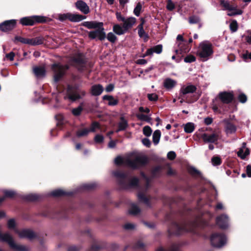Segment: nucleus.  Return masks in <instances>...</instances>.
Wrapping results in <instances>:
<instances>
[{
    "label": "nucleus",
    "instance_id": "nucleus-1",
    "mask_svg": "<svg viewBox=\"0 0 251 251\" xmlns=\"http://www.w3.org/2000/svg\"><path fill=\"white\" fill-rule=\"evenodd\" d=\"M148 161V158L145 156L132 154L126 158L117 157L114 160V162L117 165L124 164L132 169H137L146 165Z\"/></svg>",
    "mask_w": 251,
    "mask_h": 251
},
{
    "label": "nucleus",
    "instance_id": "nucleus-2",
    "mask_svg": "<svg viewBox=\"0 0 251 251\" xmlns=\"http://www.w3.org/2000/svg\"><path fill=\"white\" fill-rule=\"evenodd\" d=\"M116 18L119 22H123V25L119 24H116L113 25V31L117 35H121L127 32L128 30L131 28L136 22V19L133 17H130L126 19L123 16L120 12L116 13Z\"/></svg>",
    "mask_w": 251,
    "mask_h": 251
},
{
    "label": "nucleus",
    "instance_id": "nucleus-3",
    "mask_svg": "<svg viewBox=\"0 0 251 251\" xmlns=\"http://www.w3.org/2000/svg\"><path fill=\"white\" fill-rule=\"evenodd\" d=\"M83 25L88 29H94L88 33V37L91 39L98 38L100 41L104 40L106 34L103 28V23L97 21L85 22Z\"/></svg>",
    "mask_w": 251,
    "mask_h": 251
},
{
    "label": "nucleus",
    "instance_id": "nucleus-4",
    "mask_svg": "<svg viewBox=\"0 0 251 251\" xmlns=\"http://www.w3.org/2000/svg\"><path fill=\"white\" fill-rule=\"evenodd\" d=\"M213 53V46L211 43L207 41L201 42L199 46L197 55L203 61H206Z\"/></svg>",
    "mask_w": 251,
    "mask_h": 251
},
{
    "label": "nucleus",
    "instance_id": "nucleus-5",
    "mask_svg": "<svg viewBox=\"0 0 251 251\" xmlns=\"http://www.w3.org/2000/svg\"><path fill=\"white\" fill-rule=\"evenodd\" d=\"M0 240L6 242L9 246L16 251H28V248L25 246L17 245L14 242L12 237L9 233H0Z\"/></svg>",
    "mask_w": 251,
    "mask_h": 251
},
{
    "label": "nucleus",
    "instance_id": "nucleus-6",
    "mask_svg": "<svg viewBox=\"0 0 251 251\" xmlns=\"http://www.w3.org/2000/svg\"><path fill=\"white\" fill-rule=\"evenodd\" d=\"M85 18V17L79 14L66 13L59 14L57 15V19L61 22L69 20L72 22H78Z\"/></svg>",
    "mask_w": 251,
    "mask_h": 251
},
{
    "label": "nucleus",
    "instance_id": "nucleus-7",
    "mask_svg": "<svg viewBox=\"0 0 251 251\" xmlns=\"http://www.w3.org/2000/svg\"><path fill=\"white\" fill-rule=\"evenodd\" d=\"M210 240L213 247L221 248L226 244V238L223 234L214 233L212 235Z\"/></svg>",
    "mask_w": 251,
    "mask_h": 251
},
{
    "label": "nucleus",
    "instance_id": "nucleus-8",
    "mask_svg": "<svg viewBox=\"0 0 251 251\" xmlns=\"http://www.w3.org/2000/svg\"><path fill=\"white\" fill-rule=\"evenodd\" d=\"M68 65H62L60 64H54L52 65V69L53 70L54 75V79L55 82H57L62 77L65 71L68 70Z\"/></svg>",
    "mask_w": 251,
    "mask_h": 251
},
{
    "label": "nucleus",
    "instance_id": "nucleus-9",
    "mask_svg": "<svg viewBox=\"0 0 251 251\" xmlns=\"http://www.w3.org/2000/svg\"><path fill=\"white\" fill-rule=\"evenodd\" d=\"M176 44L179 48V50H176V52H180V53L188 52L189 49L187 46V42L183 38L182 35L179 34L176 37Z\"/></svg>",
    "mask_w": 251,
    "mask_h": 251
},
{
    "label": "nucleus",
    "instance_id": "nucleus-10",
    "mask_svg": "<svg viewBox=\"0 0 251 251\" xmlns=\"http://www.w3.org/2000/svg\"><path fill=\"white\" fill-rule=\"evenodd\" d=\"M220 132L219 131L214 132L212 134L203 133L201 135L204 143H214L217 142L219 138Z\"/></svg>",
    "mask_w": 251,
    "mask_h": 251
},
{
    "label": "nucleus",
    "instance_id": "nucleus-11",
    "mask_svg": "<svg viewBox=\"0 0 251 251\" xmlns=\"http://www.w3.org/2000/svg\"><path fill=\"white\" fill-rule=\"evenodd\" d=\"M188 231V229L185 226H180L176 223H173L168 229V232L170 234H174L178 235L183 232Z\"/></svg>",
    "mask_w": 251,
    "mask_h": 251
},
{
    "label": "nucleus",
    "instance_id": "nucleus-12",
    "mask_svg": "<svg viewBox=\"0 0 251 251\" xmlns=\"http://www.w3.org/2000/svg\"><path fill=\"white\" fill-rule=\"evenodd\" d=\"M16 24L15 20L5 21L0 24V30L3 32L10 31L15 27Z\"/></svg>",
    "mask_w": 251,
    "mask_h": 251
},
{
    "label": "nucleus",
    "instance_id": "nucleus-13",
    "mask_svg": "<svg viewBox=\"0 0 251 251\" xmlns=\"http://www.w3.org/2000/svg\"><path fill=\"white\" fill-rule=\"evenodd\" d=\"M219 98L224 103L231 102L233 99V95L230 92H223L219 94Z\"/></svg>",
    "mask_w": 251,
    "mask_h": 251
},
{
    "label": "nucleus",
    "instance_id": "nucleus-14",
    "mask_svg": "<svg viewBox=\"0 0 251 251\" xmlns=\"http://www.w3.org/2000/svg\"><path fill=\"white\" fill-rule=\"evenodd\" d=\"M77 9L84 14H87L90 12V8L87 3L81 0H77L75 3Z\"/></svg>",
    "mask_w": 251,
    "mask_h": 251
},
{
    "label": "nucleus",
    "instance_id": "nucleus-15",
    "mask_svg": "<svg viewBox=\"0 0 251 251\" xmlns=\"http://www.w3.org/2000/svg\"><path fill=\"white\" fill-rule=\"evenodd\" d=\"M228 217L226 215H222L217 218V225L221 228H226L228 226Z\"/></svg>",
    "mask_w": 251,
    "mask_h": 251
},
{
    "label": "nucleus",
    "instance_id": "nucleus-16",
    "mask_svg": "<svg viewBox=\"0 0 251 251\" xmlns=\"http://www.w3.org/2000/svg\"><path fill=\"white\" fill-rule=\"evenodd\" d=\"M197 90L196 87L192 84L183 85L180 89V94L185 95L188 94L194 93Z\"/></svg>",
    "mask_w": 251,
    "mask_h": 251
},
{
    "label": "nucleus",
    "instance_id": "nucleus-17",
    "mask_svg": "<svg viewBox=\"0 0 251 251\" xmlns=\"http://www.w3.org/2000/svg\"><path fill=\"white\" fill-rule=\"evenodd\" d=\"M19 236L21 238H27L29 239H32L35 237V233L29 229H23L20 231H17Z\"/></svg>",
    "mask_w": 251,
    "mask_h": 251
},
{
    "label": "nucleus",
    "instance_id": "nucleus-18",
    "mask_svg": "<svg viewBox=\"0 0 251 251\" xmlns=\"http://www.w3.org/2000/svg\"><path fill=\"white\" fill-rule=\"evenodd\" d=\"M250 154V150L248 148H246V143L243 142L242 147L239 149L237 152V155L241 159H245L247 156Z\"/></svg>",
    "mask_w": 251,
    "mask_h": 251
},
{
    "label": "nucleus",
    "instance_id": "nucleus-19",
    "mask_svg": "<svg viewBox=\"0 0 251 251\" xmlns=\"http://www.w3.org/2000/svg\"><path fill=\"white\" fill-rule=\"evenodd\" d=\"M141 23L138 26V33L140 38H142L144 39L145 41H147L148 38V34L145 32L143 29V25L145 23V20L143 18L141 19Z\"/></svg>",
    "mask_w": 251,
    "mask_h": 251
},
{
    "label": "nucleus",
    "instance_id": "nucleus-20",
    "mask_svg": "<svg viewBox=\"0 0 251 251\" xmlns=\"http://www.w3.org/2000/svg\"><path fill=\"white\" fill-rule=\"evenodd\" d=\"M176 84V81L170 78H167L164 81L163 86L166 89L170 90L173 89Z\"/></svg>",
    "mask_w": 251,
    "mask_h": 251
},
{
    "label": "nucleus",
    "instance_id": "nucleus-21",
    "mask_svg": "<svg viewBox=\"0 0 251 251\" xmlns=\"http://www.w3.org/2000/svg\"><path fill=\"white\" fill-rule=\"evenodd\" d=\"M91 94L93 96H99L103 91V88L100 84L94 85L91 87Z\"/></svg>",
    "mask_w": 251,
    "mask_h": 251
},
{
    "label": "nucleus",
    "instance_id": "nucleus-22",
    "mask_svg": "<svg viewBox=\"0 0 251 251\" xmlns=\"http://www.w3.org/2000/svg\"><path fill=\"white\" fill-rule=\"evenodd\" d=\"M120 183L125 188H134L137 186L138 184V179L136 177L132 178L130 180L129 184L127 185H124L122 180H120Z\"/></svg>",
    "mask_w": 251,
    "mask_h": 251
},
{
    "label": "nucleus",
    "instance_id": "nucleus-23",
    "mask_svg": "<svg viewBox=\"0 0 251 251\" xmlns=\"http://www.w3.org/2000/svg\"><path fill=\"white\" fill-rule=\"evenodd\" d=\"M228 11L230 12L227 13L228 16H233L235 15H240L242 14L243 11L237 8V6L231 5Z\"/></svg>",
    "mask_w": 251,
    "mask_h": 251
},
{
    "label": "nucleus",
    "instance_id": "nucleus-24",
    "mask_svg": "<svg viewBox=\"0 0 251 251\" xmlns=\"http://www.w3.org/2000/svg\"><path fill=\"white\" fill-rule=\"evenodd\" d=\"M33 72L37 77H42L45 75V69L43 67H35Z\"/></svg>",
    "mask_w": 251,
    "mask_h": 251
},
{
    "label": "nucleus",
    "instance_id": "nucleus-25",
    "mask_svg": "<svg viewBox=\"0 0 251 251\" xmlns=\"http://www.w3.org/2000/svg\"><path fill=\"white\" fill-rule=\"evenodd\" d=\"M104 100L108 101V104L110 106H115L118 103V100L115 99L112 96L104 95L102 97Z\"/></svg>",
    "mask_w": 251,
    "mask_h": 251
},
{
    "label": "nucleus",
    "instance_id": "nucleus-26",
    "mask_svg": "<svg viewBox=\"0 0 251 251\" xmlns=\"http://www.w3.org/2000/svg\"><path fill=\"white\" fill-rule=\"evenodd\" d=\"M20 23L24 25H34L32 16L21 19Z\"/></svg>",
    "mask_w": 251,
    "mask_h": 251
},
{
    "label": "nucleus",
    "instance_id": "nucleus-27",
    "mask_svg": "<svg viewBox=\"0 0 251 251\" xmlns=\"http://www.w3.org/2000/svg\"><path fill=\"white\" fill-rule=\"evenodd\" d=\"M44 43V38L42 37H37L30 39V45L37 46Z\"/></svg>",
    "mask_w": 251,
    "mask_h": 251
},
{
    "label": "nucleus",
    "instance_id": "nucleus-28",
    "mask_svg": "<svg viewBox=\"0 0 251 251\" xmlns=\"http://www.w3.org/2000/svg\"><path fill=\"white\" fill-rule=\"evenodd\" d=\"M127 122L124 118V117H121L120 118V122L118 125V129L117 130V132L125 130L127 126Z\"/></svg>",
    "mask_w": 251,
    "mask_h": 251
},
{
    "label": "nucleus",
    "instance_id": "nucleus-29",
    "mask_svg": "<svg viewBox=\"0 0 251 251\" xmlns=\"http://www.w3.org/2000/svg\"><path fill=\"white\" fill-rule=\"evenodd\" d=\"M161 137V132L159 130H156L152 135V140L154 145L158 144Z\"/></svg>",
    "mask_w": 251,
    "mask_h": 251
},
{
    "label": "nucleus",
    "instance_id": "nucleus-30",
    "mask_svg": "<svg viewBox=\"0 0 251 251\" xmlns=\"http://www.w3.org/2000/svg\"><path fill=\"white\" fill-rule=\"evenodd\" d=\"M136 117L139 120L143 121H146L148 123H150L151 120V117L150 115H147L143 113H138L136 115Z\"/></svg>",
    "mask_w": 251,
    "mask_h": 251
},
{
    "label": "nucleus",
    "instance_id": "nucleus-31",
    "mask_svg": "<svg viewBox=\"0 0 251 251\" xmlns=\"http://www.w3.org/2000/svg\"><path fill=\"white\" fill-rule=\"evenodd\" d=\"M195 129L194 124L192 123H188L184 126V129L185 132L192 133Z\"/></svg>",
    "mask_w": 251,
    "mask_h": 251
},
{
    "label": "nucleus",
    "instance_id": "nucleus-32",
    "mask_svg": "<svg viewBox=\"0 0 251 251\" xmlns=\"http://www.w3.org/2000/svg\"><path fill=\"white\" fill-rule=\"evenodd\" d=\"M51 195L54 197H59L63 195H70V194L64 191L61 189H57L52 191Z\"/></svg>",
    "mask_w": 251,
    "mask_h": 251
},
{
    "label": "nucleus",
    "instance_id": "nucleus-33",
    "mask_svg": "<svg viewBox=\"0 0 251 251\" xmlns=\"http://www.w3.org/2000/svg\"><path fill=\"white\" fill-rule=\"evenodd\" d=\"M162 48L163 47L161 45H158L149 49L151 50V54L152 55L153 53L157 54L161 53L162 51Z\"/></svg>",
    "mask_w": 251,
    "mask_h": 251
},
{
    "label": "nucleus",
    "instance_id": "nucleus-34",
    "mask_svg": "<svg viewBox=\"0 0 251 251\" xmlns=\"http://www.w3.org/2000/svg\"><path fill=\"white\" fill-rule=\"evenodd\" d=\"M140 211L139 207L134 204H132L130 207V208L129 210V213L132 215H137Z\"/></svg>",
    "mask_w": 251,
    "mask_h": 251
},
{
    "label": "nucleus",
    "instance_id": "nucleus-35",
    "mask_svg": "<svg viewBox=\"0 0 251 251\" xmlns=\"http://www.w3.org/2000/svg\"><path fill=\"white\" fill-rule=\"evenodd\" d=\"M226 131L227 134L234 133L236 131V127L233 124L228 123L226 126Z\"/></svg>",
    "mask_w": 251,
    "mask_h": 251
},
{
    "label": "nucleus",
    "instance_id": "nucleus-36",
    "mask_svg": "<svg viewBox=\"0 0 251 251\" xmlns=\"http://www.w3.org/2000/svg\"><path fill=\"white\" fill-rule=\"evenodd\" d=\"M34 24L36 23H45L46 21V18L44 16H32Z\"/></svg>",
    "mask_w": 251,
    "mask_h": 251
},
{
    "label": "nucleus",
    "instance_id": "nucleus-37",
    "mask_svg": "<svg viewBox=\"0 0 251 251\" xmlns=\"http://www.w3.org/2000/svg\"><path fill=\"white\" fill-rule=\"evenodd\" d=\"M142 3L140 2L137 3V5L133 11V13L135 16L137 17L139 16L142 8Z\"/></svg>",
    "mask_w": 251,
    "mask_h": 251
},
{
    "label": "nucleus",
    "instance_id": "nucleus-38",
    "mask_svg": "<svg viewBox=\"0 0 251 251\" xmlns=\"http://www.w3.org/2000/svg\"><path fill=\"white\" fill-rule=\"evenodd\" d=\"M89 132L90 130L87 128L79 130L76 132V136L78 137L85 136L88 135Z\"/></svg>",
    "mask_w": 251,
    "mask_h": 251
},
{
    "label": "nucleus",
    "instance_id": "nucleus-39",
    "mask_svg": "<svg viewBox=\"0 0 251 251\" xmlns=\"http://www.w3.org/2000/svg\"><path fill=\"white\" fill-rule=\"evenodd\" d=\"M3 193L4 194V198H12L16 196V192L12 190H5L3 191Z\"/></svg>",
    "mask_w": 251,
    "mask_h": 251
},
{
    "label": "nucleus",
    "instance_id": "nucleus-40",
    "mask_svg": "<svg viewBox=\"0 0 251 251\" xmlns=\"http://www.w3.org/2000/svg\"><path fill=\"white\" fill-rule=\"evenodd\" d=\"M229 27L232 32H236L238 29V24L236 20H233L230 24Z\"/></svg>",
    "mask_w": 251,
    "mask_h": 251
},
{
    "label": "nucleus",
    "instance_id": "nucleus-41",
    "mask_svg": "<svg viewBox=\"0 0 251 251\" xmlns=\"http://www.w3.org/2000/svg\"><path fill=\"white\" fill-rule=\"evenodd\" d=\"M80 98L81 96L77 92L71 93L68 95V98L72 101H75Z\"/></svg>",
    "mask_w": 251,
    "mask_h": 251
},
{
    "label": "nucleus",
    "instance_id": "nucleus-42",
    "mask_svg": "<svg viewBox=\"0 0 251 251\" xmlns=\"http://www.w3.org/2000/svg\"><path fill=\"white\" fill-rule=\"evenodd\" d=\"M156 251H178V246L176 244H174L168 251H166L163 248L159 247L156 250Z\"/></svg>",
    "mask_w": 251,
    "mask_h": 251
},
{
    "label": "nucleus",
    "instance_id": "nucleus-43",
    "mask_svg": "<svg viewBox=\"0 0 251 251\" xmlns=\"http://www.w3.org/2000/svg\"><path fill=\"white\" fill-rule=\"evenodd\" d=\"M106 37L107 40L112 43H114L117 39L116 36L112 32L108 33Z\"/></svg>",
    "mask_w": 251,
    "mask_h": 251
},
{
    "label": "nucleus",
    "instance_id": "nucleus-44",
    "mask_svg": "<svg viewBox=\"0 0 251 251\" xmlns=\"http://www.w3.org/2000/svg\"><path fill=\"white\" fill-rule=\"evenodd\" d=\"M144 134L147 136H150L152 133V130L149 126H145L143 129Z\"/></svg>",
    "mask_w": 251,
    "mask_h": 251
},
{
    "label": "nucleus",
    "instance_id": "nucleus-45",
    "mask_svg": "<svg viewBox=\"0 0 251 251\" xmlns=\"http://www.w3.org/2000/svg\"><path fill=\"white\" fill-rule=\"evenodd\" d=\"M220 4L224 7L223 10H228V11L231 5L230 4V3L228 1H225L224 0H221Z\"/></svg>",
    "mask_w": 251,
    "mask_h": 251
},
{
    "label": "nucleus",
    "instance_id": "nucleus-46",
    "mask_svg": "<svg viewBox=\"0 0 251 251\" xmlns=\"http://www.w3.org/2000/svg\"><path fill=\"white\" fill-rule=\"evenodd\" d=\"M211 161H212V164L214 166L219 165L222 163L221 158L218 156H215V157H212Z\"/></svg>",
    "mask_w": 251,
    "mask_h": 251
},
{
    "label": "nucleus",
    "instance_id": "nucleus-47",
    "mask_svg": "<svg viewBox=\"0 0 251 251\" xmlns=\"http://www.w3.org/2000/svg\"><path fill=\"white\" fill-rule=\"evenodd\" d=\"M184 60L186 63H191L196 61V57L194 55H189L184 58Z\"/></svg>",
    "mask_w": 251,
    "mask_h": 251
},
{
    "label": "nucleus",
    "instance_id": "nucleus-48",
    "mask_svg": "<svg viewBox=\"0 0 251 251\" xmlns=\"http://www.w3.org/2000/svg\"><path fill=\"white\" fill-rule=\"evenodd\" d=\"M200 21V19L198 17L193 16L189 17V22L191 24H197Z\"/></svg>",
    "mask_w": 251,
    "mask_h": 251
},
{
    "label": "nucleus",
    "instance_id": "nucleus-49",
    "mask_svg": "<svg viewBox=\"0 0 251 251\" xmlns=\"http://www.w3.org/2000/svg\"><path fill=\"white\" fill-rule=\"evenodd\" d=\"M82 110V106H79L77 108L73 109L72 110V113L75 116H78L80 114Z\"/></svg>",
    "mask_w": 251,
    "mask_h": 251
},
{
    "label": "nucleus",
    "instance_id": "nucleus-50",
    "mask_svg": "<svg viewBox=\"0 0 251 251\" xmlns=\"http://www.w3.org/2000/svg\"><path fill=\"white\" fill-rule=\"evenodd\" d=\"M188 171L192 175H199L200 174V172L194 167H190Z\"/></svg>",
    "mask_w": 251,
    "mask_h": 251
},
{
    "label": "nucleus",
    "instance_id": "nucleus-51",
    "mask_svg": "<svg viewBox=\"0 0 251 251\" xmlns=\"http://www.w3.org/2000/svg\"><path fill=\"white\" fill-rule=\"evenodd\" d=\"M113 175L115 176H116L119 178L125 179L126 178V175L124 173H121L119 171H116V172H114Z\"/></svg>",
    "mask_w": 251,
    "mask_h": 251
},
{
    "label": "nucleus",
    "instance_id": "nucleus-52",
    "mask_svg": "<svg viewBox=\"0 0 251 251\" xmlns=\"http://www.w3.org/2000/svg\"><path fill=\"white\" fill-rule=\"evenodd\" d=\"M166 7L168 10L172 11L175 8V6L174 3L171 0H168L167 1Z\"/></svg>",
    "mask_w": 251,
    "mask_h": 251
},
{
    "label": "nucleus",
    "instance_id": "nucleus-53",
    "mask_svg": "<svg viewBox=\"0 0 251 251\" xmlns=\"http://www.w3.org/2000/svg\"><path fill=\"white\" fill-rule=\"evenodd\" d=\"M148 98L151 101H156L158 99V96L156 94H149L148 95Z\"/></svg>",
    "mask_w": 251,
    "mask_h": 251
},
{
    "label": "nucleus",
    "instance_id": "nucleus-54",
    "mask_svg": "<svg viewBox=\"0 0 251 251\" xmlns=\"http://www.w3.org/2000/svg\"><path fill=\"white\" fill-rule=\"evenodd\" d=\"M18 41L20 42L25 44L30 45V39L29 38H25L23 37H19L18 39Z\"/></svg>",
    "mask_w": 251,
    "mask_h": 251
},
{
    "label": "nucleus",
    "instance_id": "nucleus-55",
    "mask_svg": "<svg viewBox=\"0 0 251 251\" xmlns=\"http://www.w3.org/2000/svg\"><path fill=\"white\" fill-rule=\"evenodd\" d=\"M138 198L140 201H142L146 203H148V199L146 198L144 194L140 193H139L138 195Z\"/></svg>",
    "mask_w": 251,
    "mask_h": 251
},
{
    "label": "nucleus",
    "instance_id": "nucleus-56",
    "mask_svg": "<svg viewBox=\"0 0 251 251\" xmlns=\"http://www.w3.org/2000/svg\"><path fill=\"white\" fill-rule=\"evenodd\" d=\"M124 227L126 229L131 230L134 229L135 226L132 223H126L124 225Z\"/></svg>",
    "mask_w": 251,
    "mask_h": 251
},
{
    "label": "nucleus",
    "instance_id": "nucleus-57",
    "mask_svg": "<svg viewBox=\"0 0 251 251\" xmlns=\"http://www.w3.org/2000/svg\"><path fill=\"white\" fill-rule=\"evenodd\" d=\"M103 137L101 135L98 134L95 137V141L96 143H100L103 142Z\"/></svg>",
    "mask_w": 251,
    "mask_h": 251
},
{
    "label": "nucleus",
    "instance_id": "nucleus-58",
    "mask_svg": "<svg viewBox=\"0 0 251 251\" xmlns=\"http://www.w3.org/2000/svg\"><path fill=\"white\" fill-rule=\"evenodd\" d=\"M168 158L170 160L174 159L176 157V153L173 151H169L167 154Z\"/></svg>",
    "mask_w": 251,
    "mask_h": 251
},
{
    "label": "nucleus",
    "instance_id": "nucleus-59",
    "mask_svg": "<svg viewBox=\"0 0 251 251\" xmlns=\"http://www.w3.org/2000/svg\"><path fill=\"white\" fill-rule=\"evenodd\" d=\"M239 100L242 103H244L247 101V97L245 94H241L239 95Z\"/></svg>",
    "mask_w": 251,
    "mask_h": 251
},
{
    "label": "nucleus",
    "instance_id": "nucleus-60",
    "mask_svg": "<svg viewBox=\"0 0 251 251\" xmlns=\"http://www.w3.org/2000/svg\"><path fill=\"white\" fill-rule=\"evenodd\" d=\"M142 142L144 145L148 148L150 147L151 145V141L148 138L143 139L142 140Z\"/></svg>",
    "mask_w": 251,
    "mask_h": 251
},
{
    "label": "nucleus",
    "instance_id": "nucleus-61",
    "mask_svg": "<svg viewBox=\"0 0 251 251\" xmlns=\"http://www.w3.org/2000/svg\"><path fill=\"white\" fill-rule=\"evenodd\" d=\"M8 227L9 228H14L15 226V222L14 219H10L8 221Z\"/></svg>",
    "mask_w": 251,
    "mask_h": 251
},
{
    "label": "nucleus",
    "instance_id": "nucleus-62",
    "mask_svg": "<svg viewBox=\"0 0 251 251\" xmlns=\"http://www.w3.org/2000/svg\"><path fill=\"white\" fill-rule=\"evenodd\" d=\"M99 125L98 123H94L92 124L90 129L89 130H90V131L94 132V131H95V130L97 128H99Z\"/></svg>",
    "mask_w": 251,
    "mask_h": 251
},
{
    "label": "nucleus",
    "instance_id": "nucleus-63",
    "mask_svg": "<svg viewBox=\"0 0 251 251\" xmlns=\"http://www.w3.org/2000/svg\"><path fill=\"white\" fill-rule=\"evenodd\" d=\"M15 56V54L13 52H10L9 53L6 54L5 55L6 58L9 59L10 61H13Z\"/></svg>",
    "mask_w": 251,
    "mask_h": 251
},
{
    "label": "nucleus",
    "instance_id": "nucleus-64",
    "mask_svg": "<svg viewBox=\"0 0 251 251\" xmlns=\"http://www.w3.org/2000/svg\"><path fill=\"white\" fill-rule=\"evenodd\" d=\"M243 57L245 60L247 59H251V52H249L247 51L245 53L243 54Z\"/></svg>",
    "mask_w": 251,
    "mask_h": 251
}]
</instances>
